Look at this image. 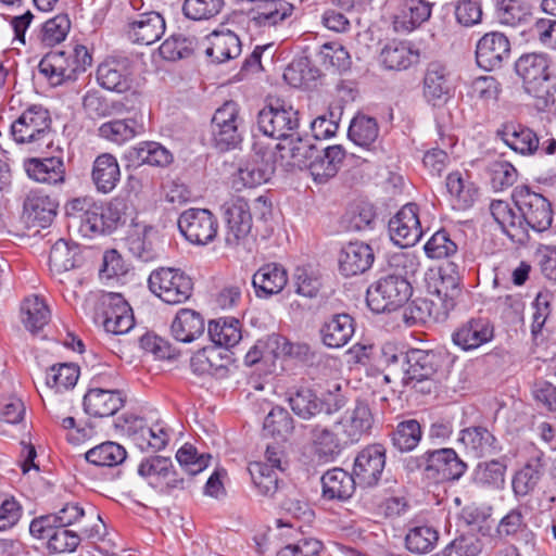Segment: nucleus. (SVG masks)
I'll list each match as a JSON object with an SVG mask.
<instances>
[{
  "instance_id": "1",
  "label": "nucleus",
  "mask_w": 556,
  "mask_h": 556,
  "mask_svg": "<svg viewBox=\"0 0 556 556\" xmlns=\"http://www.w3.org/2000/svg\"><path fill=\"white\" fill-rule=\"evenodd\" d=\"M527 93L535 99V108L545 112L556 102V77L551 73V59L545 53H526L515 63Z\"/></svg>"
},
{
  "instance_id": "2",
  "label": "nucleus",
  "mask_w": 556,
  "mask_h": 556,
  "mask_svg": "<svg viewBox=\"0 0 556 556\" xmlns=\"http://www.w3.org/2000/svg\"><path fill=\"white\" fill-rule=\"evenodd\" d=\"M10 131L16 143L28 146L33 152H41L53 142L49 111L40 105L25 110L12 123Z\"/></svg>"
},
{
  "instance_id": "3",
  "label": "nucleus",
  "mask_w": 556,
  "mask_h": 556,
  "mask_svg": "<svg viewBox=\"0 0 556 556\" xmlns=\"http://www.w3.org/2000/svg\"><path fill=\"white\" fill-rule=\"evenodd\" d=\"M340 386H336V392L328 391L318 396L314 390L308 387H295L287 392V401L291 410L300 418L308 420L320 413L331 415L342 409L346 400L340 393Z\"/></svg>"
},
{
  "instance_id": "4",
  "label": "nucleus",
  "mask_w": 556,
  "mask_h": 556,
  "mask_svg": "<svg viewBox=\"0 0 556 556\" xmlns=\"http://www.w3.org/2000/svg\"><path fill=\"white\" fill-rule=\"evenodd\" d=\"M513 201L518 208L519 224L535 231H544L551 227L553 211L549 201L541 193L531 190L528 186H517L511 194Z\"/></svg>"
},
{
  "instance_id": "5",
  "label": "nucleus",
  "mask_w": 556,
  "mask_h": 556,
  "mask_svg": "<svg viewBox=\"0 0 556 556\" xmlns=\"http://www.w3.org/2000/svg\"><path fill=\"white\" fill-rule=\"evenodd\" d=\"M412 295V287L402 275L381 277L367 290V304L376 313L393 312L402 307Z\"/></svg>"
},
{
  "instance_id": "6",
  "label": "nucleus",
  "mask_w": 556,
  "mask_h": 556,
  "mask_svg": "<svg viewBox=\"0 0 556 556\" xmlns=\"http://www.w3.org/2000/svg\"><path fill=\"white\" fill-rule=\"evenodd\" d=\"M150 290L168 304H179L188 300L192 293L193 283L182 270L173 267H162L153 270L148 279Z\"/></svg>"
},
{
  "instance_id": "7",
  "label": "nucleus",
  "mask_w": 556,
  "mask_h": 556,
  "mask_svg": "<svg viewBox=\"0 0 556 556\" xmlns=\"http://www.w3.org/2000/svg\"><path fill=\"white\" fill-rule=\"evenodd\" d=\"M79 249L64 239L58 240L50 250L49 266L54 279L65 286V291L76 298L75 288L83 283V277L72 270L79 266Z\"/></svg>"
},
{
  "instance_id": "8",
  "label": "nucleus",
  "mask_w": 556,
  "mask_h": 556,
  "mask_svg": "<svg viewBox=\"0 0 556 556\" xmlns=\"http://www.w3.org/2000/svg\"><path fill=\"white\" fill-rule=\"evenodd\" d=\"M298 115L291 105L276 99L258 112L257 126L265 136L285 141L291 136L290 131L298 128Z\"/></svg>"
},
{
  "instance_id": "9",
  "label": "nucleus",
  "mask_w": 556,
  "mask_h": 556,
  "mask_svg": "<svg viewBox=\"0 0 556 556\" xmlns=\"http://www.w3.org/2000/svg\"><path fill=\"white\" fill-rule=\"evenodd\" d=\"M403 382L416 388L417 383L432 381L441 368L442 355L433 350L410 349L401 357Z\"/></svg>"
},
{
  "instance_id": "10",
  "label": "nucleus",
  "mask_w": 556,
  "mask_h": 556,
  "mask_svg": "<svg viewBox=\"0 0 556 556\" xmlns=\"http://www.w3.org/2000/svg\"><path fill=\"white\" fill-rule=\"evenodd\" d=\"M178 228L190 243L205 245L216 238L218 222L206 208H189L180 214Z\"/></svg>"
},
{
  "instance_id": "11",
  "label": "nucleus",
  "mask_w": 556,
  "mask_h": 556,
  "mask_svg": "<svg viewBox=\"0 0 556 556\" xmlns=\"http://www.w3.org/2000/svg\"><path fill=\"white\" fill-rule=\"evenodd\" d=\"M226 222L225 242L228 247L244 245L252 229V215L248 202L240 197L231 198L222 206Z\"/></svg>"
},
{
  "instance_id": "12",
  "label": "nucleus",
  "mask_w": 556,
  "mask_h": 556,
  "mask_svg": "<svg viewBox=\"0 0 556 556\" xmlns=\"http://www.w3.org/2000/svg\"><path fill=\"white\" fill-rule=\"evenodd\" d=\"M384 466L386 448L370 444L357 453L351 475L361 488H372L380 481Z\"/></svg>"
},
{
  "instance_id": "13",
  "label": "nucleus",
  "mask_w": 556,
  "mask_h": 556,
  "mask_svg": "<svg viewBox=\"0 0 556 556\" xmlns=\"http://www.w3.org/2000/svg\"><path fill=\"white\" fill-rule=\"evenodd\" d=\"M103 327L113 334L127 333L135 324L132 309L119 293L108 292L100 296Z\"/></svg>"
},
{
  "instance_id": "14",
  "label": "nucleus",
  "mask_w": 556,
  "mask_h": 556,
  "mask_svg": "<svg viewBox=\"0 0 556 556\" xmlns=\"http://www.w3.org/2000/svg\"><path fill=\"white\" fill-rule=\"evenodd\" d=\"M391 240L402 247L415 245L422 237V229L415 203L405 204L389 222Z\"/></svg>"
},
{
  "instance_id": "15",
  "label": "nucleus",
  "mask_w": 556,
  "mask_h": 556,
  "mask_svg": "<svg viewBox=\"0 0 556 556\" xmlns=\"http://www.w3.org/2000/svg\"><path fill=\"white\" fill-rule=\"evenodd\" d=\"M91 519L97 520V523L91 527L81 528L80 533L67 529L64 526H56L50 540L47 542V548L50 553L62 554L73 553L76 551L83 538L99 539L102 535L104 525L100 515L93 510L89 513Z\"/></svg>"
},
{
  "instance_id": "16",
  "label": "nucleus",
  "mask_w": 556,
  "mask_h": 556,
  "mask_svg": "<svg viewBox=\"0 0 556 556\" xmlns=\"http://www.w3.org/2000/svg\"><path fill=\"white\" fill-rule=\"evenodd\" d=\"M510 58V42L508 38L498 31L485 34L477 43V64L485 70L493 71L502 67Z\"/></svg>"
},
{
  "instance_id": "17",
  "label": "nucleus",
  "mask_w": 556,
  "mask_h": 556,
  "mask_svg": "<svg viewBox=\"0 0 556 556\" xmlns=\"http://www.w3.org/2000/svg\"><path fill=\"white\" fill-rule=\"evenodd\" d=\"M428 479L434 481L458 480L467 470L453 448L442 447L427 451Z\"/></svg>"
},
{
  "instance_id": "18",
  "label": "nucleus",
  "mask_w": 556,
  "mask_h": 556,
  "mask_svg": "<svg viewBox=\"0 0 556 556\" xmlns=\"http://www.w3.org/2000/svg\"><path fill=\"white\" fill-rule=\"evenodd\" d=\"M424 97L433 106L447 102L452 94L451 72L441 62H430L422 80Z\"/></svg>"
},
{
  "instance_id": "19",
  "label": "nucleus",
  "mask_w": 556,
  "mask_h": 556,
  "mask_svg": "<svg viewBox=\"0 0 556 556\" xmlns=\"http://www.w3.org/2000/svg\"><path fill=\"white\" fill-rule=\"evenodd\" d=\"M121 213L114 204L104 206L93 202L88 211L81 215L80 231L85 236L110 233L121 220Z\"/></svg>"
},
{
  "instance_id": "20",
  "label": "nucleus",
  "mask_w": 556,
  "mask_h": 556,
  "mask_svg": "<svg viewBox=\"0 0 556 556\" xmlns=\"http://www.w3.org/2000/svg\"><path fill=\"white\" fill-rule=\"evenodd\" d=\"M375 260L372 248L359 241L349 242L339 254V269L345 277H352L367 271Z\"/></svg>"
},
{
  "instance_id": "21",
  "label": "nucleus",
  "mask_w": 556,
  "mask_h": 556,
  "mask_svg": "<svg viewBox=\"0 0 556 556\" xmlns=\"http://www.w3.org/2000/svg\"><path fill=\"white\" fill-rule=\"evenodd\" d=\"M97 80L105 89L124 92L131 86L130 62L126 58H112L97 70Z\"/></svg>"
},
{
  "instance_id": "22",
  "label": "nucleus",
  "mask_w": 556,
  "mask_h": 556,
  "mask_svg": "<svg viewBox=\"0 0 556 556\" xmlns=\"http://www.w3.org/2000/svg\"><path fill=\"white\" fill-rule=\"evenodd\" d=\"M274 163L270 152H256L239 167L235 184L241 182L243 187L254 188L267 182L275 172Z\"/></svg>"
},
{
  "instance_id": "23",
  "label": "nucleus",
  "mask_w": 556,
  "mask_h": 556,
  "mask_svg": "<svg viewBox=\"0 0 556 556\" xmlns=\"http://www.w3.org/2000/svg\"><path fill=\"white\" fill-rule=\"evenodd\" d=\"M345 157V151L340 144L318 149L308 165L309 174L317 184H325L333 178Z\"/></svg>"
},
{
  "instance_id": "24",
  "label": "nucleus",
  "mask_w": 556,
  "mask_h": 556,
  "mask_svg": "<svg viewBox=\"0 0 556 556\" xmlns=\"http://www.w3.org/2000/svg\"><path fill=\"white\" fill-rule=\"evenodd\" d=\"M165 31V21L157 12L138 14L128 24V37L138 45H152L157 41Z\"/></svg>"
},
{
  "instance_id": "25",
  "label": "nucleus",
  "mask_w": 556,
  "mask_h": 556,
  "mask_svg": "<svg viewBox=\"0 0 556 556\" xmlns=\"http://www.w3.org/2000/svg\"><path fill=\"white\" fill-rule=\"evenodd\" d=\"M125 399L117 390L91 388L84 396V410L93 417H109L117 413Z\"/></svg>"
},
{
  "instance_id": "26",
  "label": "nucleus",
  "mask_w": 556,
  "mask_h": 556,
  "mask_svg": "<svg viewBox=\"0 0 556 556\" xmlns=\"http://www.w3.org/2000/svg\"><path fill=\"white\" fill-rule=\"evenodd\" d=\"M339 424L345 435V443H357L363 435L368 434L374 425V415L369 405L357 401L354 408L346 410Z\"/></svg>"
},
{
  "instance_id": "27",
  "label": "nucleus",
  "mask_w": 556,
  "mask_h": 556,
  "mask_svg": "<svg viewBox=\"0 0 556 556\" xmlns=\"http://www.w3.org/2000/svg\"><path fill=\"white\" fill-rule=\"evenodd\" d=\"M464 267L455 261H447L440 267V285L437 288V298L441 302L444 313L455 306V300L460 294V283Z\"/></svg>"
},
{
  "instance_id": "28",
  "label": "nucleus",
  "mask_w": 556,
  "mask_h": 556,
  "mask_svg": "<svg viewBox=\"0 0 556 556\" xmlns=\"http://www.w3.org/2000/svg\"><path fill=\"white\" fill-rule=\"evenodd\" d=\"M431 3L425 0H401L393 17V27L397 33H409L431 16Z\"/></svg>"
},
{
  "instance_id": "29",
  "label": "nucleus",
  "mask_w": 556,
  "mask_h": 556,
  "mask_svg": "<svg viewBox=\"0 0 556 556\" xmlns=\"http://www.w3.org/2000/svg\"><path fill=\"white\" fill-rule=\"evenodd\" d=\"M39 72L51 85L59 86L65 80L76 79L79 73L75 66L72 55H66L64 51H54L48 53L39 63Z\"/></svg>"
},
{
  "instance_id": "30",
  "label": "nucleus",
  "mask_w": 556,
  "mask_h": 556,
  "mask_svg": "<svg viewBox=\"0 0 556 556\" xmlns=\"http://www.w3.org/2000/svg\"><path fill=\"white\" fill-rule=\"evenodd\" d=\"M497 135L508 148L521 155H532L540 148L538 135L521 124L506 123Z\"/></svg>"
},
{
  "instance_id": "31",
  "label": "nucleus",
  "mask_w": 556,
  "mask_h": 556,
  "mask_svg": "<svg viewBox=\"0 0 556 556\" xmlns=\"http://www.w3.org/2000/svg\"><path fill=\"white\" fill-rule=\"evenodd\" d=\"M288 282L287 270L277 263L265 264L252 277L255 294L261 299H268L280 293Z\"/></svg>"
},
{
  "instance_id": "32",
  "label": "nucleus",
  "mask_w": 556,
  "mask_h": 556,
  "mask_svg": "<svg viewBox=\"0 0 556 556\" xmlns=\"http://www.w3.org/2000/svg\"><path fill=\"white\" fill-rule=\"evenodd\" d=\"M458 441L467 454L475 458L492 456L498 452L496 438L485 427L473 426L463 429Z\"/></svg>"
},
{
  "instance_id": "33",
  "label": "nucleus",
  "mask_w": 556,
  "mask_h": 556,
  "mask_svg": "<svg viewBox=\"0 0 556 556\" xmlns=\"http://www.w3.org/2000/svg\"><path fill=\"white\" fill-rule=\"evenodd\" d=\"M276 149L279 151L280 159L287 161V166L299 168H308L309 163L318 152V148L314 144L312 138H293L292 135L278 143Z\"/></svg>"
},
{
  "instance_id": "34",
  "label": "nucleus",
  "mask_w": 556,
  "mask_h": 556,
  "mask_svg": "<svg viewBox=\"0 0 556 556\" xmlns=\"http://www.w3.org/2000/svg\"><path fill=\"white\" fill-rule=\"evenodd\" d=\"M493 336L494 329L488 319L471 318L453 333V342L468 351L491 341Z\"/></svg>"
},
{
  "instance_id": "35",
  "label": "nucleus",
  "mask_w": 556,
  "mask_h": 556,
  "mask_svg": "<svg viewBox=\"0 0 556 556\" xmlns=\"http://www.w3.org/2000/svg\"><path fill=\"white\" fill-rule=\"evenodd\" d=\"M29 178L47 185H59L65 179V165L61 157H31L24 162Z\"/></svg>"
},
{
  "instance_id": "36",
  "label": "nucleus",
  "mask_w": 556,
  "mask_h": 556,
  "mask_svg": "<svg viewBox=\"0 0 556 556\" xmlns=\"http://www.w3.org/2000/svg\"><path fill=\"white\" fill-rule=\"evenodd\" d=\"M358 485L351 473L342 468H332L321 476L323 497L328 501H346Z\"/></svg>"
},
{
  "instance_id": "37",
  "label": "nucleus",
  "mask_w": 556,
  "mask_h": 556,
  "mask_svg": "<svg viewBox=\"0 0 556 556\" xmlns=\"http://www.w3.org/2000/svg\"><path fill=\"white\" fill-rule=\"evenodd\" d=\"M309 440L314 453L319 459L325 462L333 460L338 457L344 445L338 434L329 427L316 424L309 427Z\"/></svg>"
},
{
  "instance_id": "38",
  "label": "nucleus",
  "mask_w": 556,
  "mask_h": 556,
  "mask_svg": "<svg viewBox=\"0 0 556 556\" xmlns=\"http://www.w3.org/2000/svg\"><path fill=\"white\" fill-rule=\"evenodd\" d=\"M354 330V319L349 314H336L321 326V341L328 348L339 349L348 344Z\"/></svg>"
},
{
  "instance_id": "39",
  "label": "nucleus",
  "mask_w": 556,
  "mask_h": 556,
  "mask_svg": "<svg viewBox=\"0 0 556 556\" xmlns=\"http://www.w3.org/2000/svg\"><path fill=\"white\" fill-rule=\"evenodd\" d=\"M490 211L502 231L513 242L525 244L529 240V233H527L526 228L519 224V216L515 214L507 202L494 200L490 204Z\"/></svg>"
},
{
  "instance_id": "40",
  "label": "nucleus",
  "mask_w": 556,
  "mask_h": 556,
  "mask_svg": "<svg viewBox=\"0 0 556 556\" xmlns=\"http://www.w3.org/2000/svg\"><path fill=\"white\" fill-rule=\"evenodd\" d=\"M203 317L195 311L181 308L177 312L170 325L173 338L182 343H190L204 333Z\"/></svg>"
},
{
  "instance_id": "41",
  "label": "nucleus",
  "mask_w": 556,
  "mask_h": 556,
  "mask_svg": "<svg viewBox=\"0 0 556 556\" xmlns=\"http://www.w3.org/2000/svg\"><path fill=\"white\" fill-rule=\"evenodd\" d=\"M92 181L101 193H110L121 180V169L116 157L110 153L97 156L93 162Z\"/></svg>"
},
{
  "instance_id": "42",
  "label": "nucleus",
  "mask_w": 556,
  "mask_h": 556,
  "mask_svg": "<svg viewBox=\"0 0 556 556\" xmlns=\"http://www.w3.org/2000/svg\"><path fill=\"white\" fill-rule=\"evenodd\" d=\"M210 46L205 53L216 63H223L237 58L241 53V41L233 31L215 30L208 36Z\"/></svg>"
},
{
  "instance_id": "43",
  "label": "nucleus",
  "mask_w": 556,
  "mask_h": 556,
  "mask_svg": "<svg viewBox=\"0 0 556 556\" xmlns=\"http://www.w3.org/2000/svg\"><path fill=\"white\" fill-rule=\"evenodd\" d=\"M418 58V52L409 43L393 40L382 48L379 61L386 70L403 71L416 63Z\"/></svg>"
},
{
  "instance_id": "44",
  "label": "nucleus",
  "mask_w": 556,
  "mask_h": 556,
  "mask_svg": "<svg viewBox=\"0 0 556 556\" xmlns=\"http://www.w3.org/2000/svg\"><path fill=\"white\" fill-rule=\"evenodd\" d=\"M54 200L38 191H30L24 201V214L27 219L40 227L48 226L56 214Z\"/></svg>"
},
{
  "instance_id": "45",
  "label": "nucleus",
  "mask_w": 556,
  "mask_h": 556,
  "mask_svg": "<svg viewBox=\"0 0 556 556\" xmlns=\"http://www.w3.org/2000/svg\"><path fill=\"white\" fill-rule=\"evenodd\" d=\"M543 453L536 452L528 463L516 472L513 479V490L516 496H526L532 492L539 483L543 471Z\"/></svg>"
},
{
  "instance_id": "46",
  "label": "nucleus",
  "mask_w": 556,
  "mask_h": 556,
  "mask_svg": "<svg viewBox=\"0 0 556 556\" xmlns=\"http://www.w3.org/2000/svg\"><path fill=\"white\" fill-rule=\"evenodd\" d=\"M129 252L142 262H151L159 257L160 248L156 232L144 227L142 232H135L127 238Z\"/></svg>"
},
{
  "instance_id": "47",
  "label": "nucleus",
  "mask_w": 556,
  "mask_h": 556,
  "mask_svg": "<svg viewBox=\"0 0 556 556\" xmlns=\"http://www.w3.org/2000/svg\"><path fill=\"white\" fill-rule=\"evenodd\" d=\"M21 312L22 321L30 332L41 330L51 317L47 303L38 295L26 298L22 303Z\"/></svg>"
},
{
  "instance_id": "48",
  "label": "nucleus",
  "mask_w": 556,
  "mask_h": 556,
  "mask_svg": "<svg viewBox=\"0 0 556 556\" xmlns=\"http://www.w3.org/2000/svg\"><path fill=\"white\" fill-rule=\"evenodd\" d=\"M207 330L212 342L226 349L235 346L242 338L240 323L233 317L212 320Z\"/></svg>"
},
{
  "instance_id": "49",
  "label": "nucleus",
  "mask_w": 556,
  "mask_h": 556,
  "mask_svg": "<svg viewBox=\"0 0 556 556\" xmlns=\"http://www.w3.org/2000/svg\"><path fill=\"white\" fill-rule=\"evenodd\" d=\"M294 430V420L289 412L280 406L271 408L265 417L263 432L277 441H287Z\"/></svg>"
},
{
  "instance_id": "50",
  "label": "nucleus",
  "mask_w": 556,
  "mask_h": 556,
  "mask_svg": "<svg viewBox=\"0 0 556 556\" xmlns=\"http://www.w3.org/2000/svg\"><path fill=\"white\" fill-rule=\"evenodd\" d=\"M126 450L118 443L108 441L92 448L86 454V460L96 466L113 467L126 459Z\"/></svg>"
},
{
  "instance_id": "51",
  "label": "nucleus",
  "mask_w": 556,
  "mask_h": 556,
  "mask_svg": "<svg viewBox=\"0 0 556 556\" xmlns=\"http://www.w3.org/2000/svg\"><path fill=\"white\" fill-rule=\"evenodd\" d=\"M439 541V532L431 526H416L405 535L406 548L414 554H427L431 552Z\"/></svg>"
},
{
  "instance_id": "52",
  "label": "nucleus",
  "mask_w": 556,
  "mask_h": 556,
  "mask_svg": "<svg viewBox=\"0 0 556 556\" xmlns=\"http://www.w3.org/2000/svg\"><path fill=\"white\" fill-rule=\"evenodd\" d=\"M79 378V367L72 363L51 366L46 374V384L55 392L67 391L75 387Z\"/></svg>"
},
{
  "instance_id": "53",
  "label": "nucleus",
  "mask_w": 556,
  "mask_h": 556,
  "mask_svg": "<svg viewBox=\"0 0 556 556\" xmlns=\"http://www.w3.org/2000/svg\"><path fill=\"white\" fill-rule=\"evenodd\" d=\"M422 430L416 419H407L399 422L392 431V444L400 452H410L420 442Z\"/></svg>"
},
{
  "instance_id": "54",
  "label": "nucleus",
  "mask_w": 556,
  "mask_h": 556,
  "mask_svg": "<svg viewBox=\"0 0 556 556\" xmlns=\"http://www.w3.org/2000/svg\"><path fill=\"white\" fill-rule=\"evenodd\" d=\"M270 349V352L276 356L292 354L293 345L286 338L279 334H270L266 340H258L245 355V364L252 366L256 364L264 356V349Z\"/></svg>"
},
{
  "instance_id": "55",
  "label": "nucleus",
  "mask_w": 556,
  "mask_h": 556,
  "mask_svg": "<svg viewBox=\"0 0 556 556\" xmlns=\"http://www.w3.org/2000/svg\"><path fill=\"white\" fill-rule=\"evenodd\" d=\"M379 128L375 118L359 115L349 127V138L357 146L369 148L378 138Z\"/></svg>"
},
{
  "instance_id": "56",
  "label": "nucleus",
  "mask_w": 556,
  "mask_h": 556,
  "mask_svg": "<svg viewBox=\"0 0 556 556\" xmlns=\"http://www.w3.org/2000/svg\"><path fill=\"white\" fill-rule=\"evenodd\" d=\"M139 128L135 119H114L102 124L98 131L101 138L122 144L132 139Z\"/></svg>"
},
{
  "instance_id": "57",
  "label": "nucleus",
  "mask_w": 556,
  "mask_h": 556,
  "mask_svg": "<svg viewBox=\"0 0 556 556\" xmlns=\"http://www.w3.org/2000/svg\"><path fill=\"white\" fill-rule=\"evenodd\" d=\"M251 479L261 495L273 496L278 490V476L276 469L263 462H254L249 465Z\"/></svg>"
},
{
  "instance_id": "58",
  "label": "nucleus",
  "mask_w": 556,
  "mask_h": 556,
  "mask_svg": "<svg viewBox=\"0 0 556 556\" xmlns=\"http://www.w3.org/2000/svg\"><path fill=\"white\" fill-rule=\"evenodd\" d=\"M132 155L140 164L166 166L172 160V153L162 144L154 141L139 143L132 150Z\"/></svg>"
},
{
  "instance_id": "59",
  "label": "nucleus",
  "mask_w": 556,
  "mask_h": 556,
  "mask_svg": "<svg viewBox=\"0 0 556 556\" xmlns=\"http://www.w3.org/2000/svg\"><path fill=\"white\" fill-rule=\"evenodd\" d=\"M195 47V38L176 34L167 38L159 48L160 55L168 61L188 58Z\"/></svg>"
},
{
  "instance_id": "60",
  "label": "nucleus",
  "mask_w": 556,
  "mask_h": 556,
  "mask_svg": "<svg viewBox=\"0 0 556 556\" xmlns=\"http://www.w3.org/2000/svg\"><path fill=\"white\" fill-rule=\"evenodd\" d=\"M319 56L321 64L327 70H332L339 73L346 72L350 70L352 61L348 50L336 42L325 43L321 47Z\"/></svg>"
},
{
  "instance_id": "61",
  "label": "nucleus",
  "mask_w": 556,
  "mask_h": 556,
  "mask_svg": "<svg viewBox=\"0 0 556 556\" xmlns=\"http://www.w3.org/2000/svg\"><path fill=\"white\" fill-rule=\"evenodd\" d=\"M176 459L185 472L194 476L207 467L211 455L199 454L193 445L187 443L177 451Z\"/></svg>"
},
{
  "instance_id": "62",
  "label": "nucleus",
  "mask_w": 556,
  "mask_h": 556,
  "mask_svg": "<svg viewBox=\"0 0 556 556\" xmlns=\"http://www.w3.org/2000/svg\"><path fill=\"white\" fill-rule=\"evenodd\" d=\"M224 0H185L182 11L193 21L210 20L222 11Z\"/></svg>"
},
{
  "instance_id": "63",
  "label": "nucleus",
  "mask_w": 556,
  "mask_h": 556,
  "mask_svg": "<svg viewBox=\"0 0 556 556\" xmlns=\"http://www.w3.org/2000/svg\"><path fill=\"white\" fill-rule=\"evenodd\" d=\"M376 213L369 203L351 207L343 216V223L349 230L361 231L372 227Z\"/></svg>"
},
{
  "instance_id": "64",
  "label": "nucleus",
  "mask_w": 556,
  "mask_h": 556,
  "mask_svg": "<svg viewBox=\"0 0 556 556\" xmlns=\"http://www.w3.org/2000/svg\"><path fill=\"white\" fill-rule=\"evenodd\" d=\"M498 22L507 26H517L529 16L528 8L520 0H501L496 4Z\"/></svg>"
}]
</instances>
